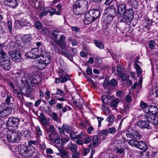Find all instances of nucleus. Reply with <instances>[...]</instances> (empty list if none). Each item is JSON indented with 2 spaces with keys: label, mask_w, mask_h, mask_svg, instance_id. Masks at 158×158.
<instances>
[{
  "label": "nucleus",
  "mask_w": 158,
  "mask_h": 158,
  "mask_svg": "<svg viewBox=\"0 0 158 158\" xmlns=\"http://www.w3.org/2000/svg\"><path fill=\"white\" fill-rule=\"evenodd\" d=\"M37 143L36 141L31 140L28 142V146H22L19 147V154L24 157L28 158L32 156L35 152V147L32 145H35Z\"/></svg>",
  "instance_id": "nucleus-1"
},
{
  "label": "nucleus",
  "mask_w": 158,
  "mask_h": 158,
  "mask_svg": "<svg viewBox=\"0 0 158 158\" xmlns=\"http://www.w3.org/2000/svg\"><path fill=\"white\" fill-rule=\"evenodd\" d=\"M88 3L85 0H79L76 1L73 6V12L78 15H82L88 9Z\"/></svg>",
  "instance_id": "nucleus-2"
},
{
  "label": "nucleus",
  "mask_w": 158,
  "mask_h": 158,
  "mask_svg": "<svg viewBox=\"0 0 158 158\" xmlns=\"http://www.w3.org/2000/svg\"><path fill=\"white\" fill-rule=\"evenodd\" d=\"M22 137L21 133L13 130L7 131L6 137L8 142L18 143L21 140Z\"/></svg>",
  "instance_id": "nucleus-3"
},
{
  "label": "nucleus",
  "mask_w": 158,
  "mask_h": 158,
  "mask_svg": "<svg viewBox=\"0 0 158 158\" xmlns=\"http://www.w3.org/2000/svg\"><path fill=\"white\" fill-rule=\"evenodd\" d=\"M36 66L40 69L44 68L51 62V58L49 54L45 52L42 55V58L36 61Z\"/></svg>",
  "instance_id": "nucleus-4"
},
{
  "label": "nucleus",
  "mask_w": 158,
  "mask_h": 158,
  "mask_svg": "<svg viewBox=\"0 0 158 158\" xmlns=\"http://www.w3.org/2000/svg\"><path fill=\"white\" fill-rule=\"evenodd\" d=\"M134 12L132 9H128L126 10L123 17L120 19V21L129 25L131 23L134 16Z\"/></svg>",
  "instance_id": "nucleus-5"
},
{
  "label": "nucleus",
  "mask_w": 158,
  "mask_h": 158,
  "mask_svg": "<svg viewBox=\"0 0 158 158\" xmlns=\"http://www.w3.org/2000/svg\"><path fill=\"white\" fill-rule=\"evenodd\" d=\"M42 53L38 48H36L31 49L27 52L25 55L29 58L35 59L40 57L42 55Z\"/></svg>",
  "instance_id": "nucleus-6"
},
{
  "label": "nucleus",
  "mask_w": 158,
  "mask_h": 158,
  "mask_svg": "<svg viewBox=\"0 0 158 158\" xmlns=\"http://www.w3.org/2000/svg\"><path fill=\"white\" fill-rule=\"evenodd\" d=\"M20 121L19 119L15 118L13 117H10L8 119L6 124L7 126L9 128L11 129V127H13V129H15L17 128L19 123Z\"/></svg>",
  "instance_id": "nucleus-7"
},
{
  "label": "nucleus",
  "mask_w": 158,
  "mask_h": 158,
  "mask_svg": "<svg viewBox=\"0 0 158 158\" xmlns=\"http://www.w3.org/2000/svg\"><path fill=\"white\" fill-rule=\"evenodd\" d=\"M10 58L6 55V53L4 52L3 49H0V63L2 67L10 63Z\"/></svg>",
  "instance_id": "nucleus-8"
},
{
  "label": "nucleus",
  "mask_w": 158,
  "mask_h": 158,
  "mask_svg": "<svg viewBox=\"0 0 158 158\" xmlns=\"http://www.w3.org/2000/svg\"><path fill=\"white\" fill-rule=\"evenodd\" d=\"M117 16L119 18L122 19L125 14L126 11V6L123 3L118 2Z\"/></svg>",
  "instance_id": "nucleus-9"
},
{
  "label": "nucleus",
  "mask_w": 158,
  "mask_h": 158,
  "mask_svg": "<svg viewBox=\"0 0 158 158\" xmlns=\"http://www.w3.org/2000/svg\"><path fill=\"white\" fill-rule=\"evenodd\" d=\"M12 60L16 62H19L21 60L20 52L18 51H12L10 54Z\"/></svg>",
  "instance_id": "nucleus-10"
},
{
  "label": "nucleus",
  "mask_w": 158,
  "mask_h": 158,
  "mask_svg": "<svg viewBox=\"0 0 158 158\" xmlns=\"http://www.w3.org/2000/svg\"><path fill=\"white\" fill-rule=\"evenodd\" d=\"M60 78L61 79V81L62 83L65 82L70 79L69 76L63 69H60L58 71Z\"/></svg>",
  "instance_id": "nucleus-11"
},
{
  "label": "nucleus",
  "mask_w": 158,
  "mask_h": 158,
  "mask_svg": "<svg viewBox=\"0 0 158 158\" xmlns=\"http://www.w3.org/2000/svg\"><path fill=\"white\" fill-rule=\"evenodd\" d=\"M148 122H150L154 125L158 123V117L155 115L149 114L145 116Z\"/></svg>",
  "instance_id": "nucleus-12"
},
{
  "label": "nucleus",
  "mask_w": 158,
  "mask_h": 158,
  "mask_svg": "<svg viewBox=\"0 0 158 158\" xmlns=\"http://www.w3.org/2000/svg\"><path fill=\"white\" fill-rule=\"evenodd\" d=\"M5 2L6 5L13 8H16L19 4L18 0H5Z\"/></svg>",
  "instance_id": "nucleus-13"
},
{
  "label": "nucleus",
  "mask_w": 158,
  "mask_h": 158,
  "mask_svg": "<svg viewBox=\"0 0 158 158\" xmlns=\"http://www.w3.org/2000/svg\"><path fill=\"white\" fill-rule=\"evenodd\" d=\"M59 152L57 155L60 156L61 158H69L70 155L69 152L66 150L61 149L58 147L57 148Z\"/></svg>",
  "instance_id": "nucleus-14"
},
{
  "label": "nucleus",
  "mask_w": 158,
  "mask_h": 158,
  "mask_svg": "<svg viewBox=\"0 0 158 158\" xmlns=\"http://www.w3.org/2000/svg\"><path fill=\"white\" fill-rule=\"evenodd\" d=\"M104 13L109 15L115 16L116 14V8L113 6H111L107 8L104 10Z\"/></svg>",
  "instance_id": "nucleus-15"
},
{
  "label": "nucleus",
  "mask_w": 158,
  "mask_h": 158,
  "mask_svg": "<svg viewBox=\"0 0 158 158\" xmlns=\"http://www.w3.org/2000/svg\"><path fill=\"white\" fill-rule=\"evenodd\" d=\"M11 109L8 107L3 108L2 107H0V116L4 117L7 116L11 112Z\"/></svg>",
  "instance_id": "nucleus-16"
},
{
  "label": "nucleus",
  "mask_w": 158,
  "mask_h": 158,
  "mask_svg": "<svg viewBox=\"0 0 158 158\" xmlns=\"http://www.w3.org/2000/svg\"><path fill=\"white\" fill-rule=\"evenodd\" d=\"M137 124L140 128L143 129L147 128V129L151 128L149 122H147L145 120H139L138 121Z\"/></svg>",
  "instance_id": "nucleus-17"
},
{
  "label": "nucleus",
  "mask_w": 158,
  "mask_h": 158,
  "mask_svg": "<svg viewBox=\"0 0 158 158\" xmlns=\"http://www.w3.org/2000/svg\"><path fill=\"white\" fill-rule=\"evenodd\" d=\"M94 20L89 11L85 15L84 22L85 24L88 25Z\"/></svg>",
  "instance_id": "nucleus-18"
},
{
  "label": "nucleus",
  "mask_w": 158,
  "mask_h": 158,
  "mask_svg": "<svg viewBox=\"0 0 158 158\" xmlns=\"http://www.w3.org/2000/svg\"><path fill=\"white\" fill-rule=\"evenodd\" d=\"M58 130L61 134H63L65 132L69 133L72 131V129L70 127L66 124L63 125L61 127H59Z\"/></svg>",
  "instance_id": "nucleus-19"
},
{
  "label": "nucleus",
  "mask_w": 158,
  "mask_h": 158,
  "mask_svg": "<svg viewBox=\"0 0 158 158\" xmlns=\"http://www.w3.org/2000/svg\"><path fill=\"white\" fill-rule=\"evenodd\" d=\"M136 148L145 151L147 150L148 147L145 142L142 141H138Z\"/></svg>",
  "instance_id": "nucleus-20"
},
{
  "label": "nucleus",
  "mask_w": 158,
  "mask_h": 158,
  "mask_svg": "<svg viewBox=\"0 0 158 158\" xmlns=\"http://www.w3.org/2000/svg\"><path fill=\"white\" fill-rule=\"evenodd\" d=\"M66 38L64 35H61L59 38V40L55 39V42L58 46L60 47L64 46V42L65 41Z\"/></svg>",
  "instance_id": "nucleus-21"
},
{
  "label": "nucleus",
  "mask_w": 158,
  "mask_h": 158,
  "mask_svg": "<svg viewBox=\"0 0 158 158\" xmlns=\"http://www.w3.org/2000/svg\"><path fill=\"white\" fill-rule=\"evenodd\" d=\"M15 24L19 25L21 27H28L31 25V24L29 23L28 21L26 20H17L15 21Z\"/></svg>",
  "instance_id": "nucleus-22"
},
{
  "label": "nucleus",
  "mask_w": 158,
  "mask_h": 158,
  "mask_svg": "<svg viewBox=\"0 0 158 158\" xmlns=\"http://www.w3.org/2000/svg\"><path fill=\"white\" fill-rule=\"evenodd\" d=\"M89 11L94 20L97 19L100 16V11L98 10L94 9Z\"/></svg>",
  "instance_id": "nucleus-23"
},
{
  "label": "nucleus",
  "mask_w": 158,
  "mask_h": 158,
  "mask_svg": "<svg viewBox=\"0 0 158 158\" xmlns=\"http://www.w3.org/2000/svg\"><path fill=\"white\" fill-rule=\"evenodd\" d=\"M98 139L97 135H94L93 138V142L89 145V148L91 147H97L98 144Z\"/></svg>",
  "instance_id": "nucleus-24"
},
{
  "label": "nucleus",
  "mask_w": 158,
  "mask_h": 158,
  "mask_svg": "<svg viewBox=\"0 0 158 158\" xmlns=\"http://www.w3.org/2000/svg\"><path fill=\"white\" fill-rule=\"evenodd\" d=\"M4 122L3 121L0 119V136L3 137L5 136V133L6 131V129L2 127V125L4 124Z\"/></svg>",
  "instance_id": "nucleus-25"
},
{
  "label": "nucleus",
  "mask_w": 158,
  "mask_h": 158,
  "mask_svg": "<svg viewBox=\"0 0 158 158\" xmlns=\"http://www.w3.org/2000/svg\"><path fill=\"white\" fill-rule=\"evenodd\" d=\"M67 149L70 150L73 152H75L77 151V146L76 144L70 143L68 145Z\"/></svg>",
  "instance_id": "nucleus-26"
},
{
  "label": "nucleus",
  "mask_w": 158,
  "mask_h": 158,
  "mask_svg": "<svg viewBox=\"0 0 158 158\" xmlns=\"http://www.w3.org/2000/svg\"><path fill=\"white\" fill-rule=\"evenodd\" d=\"M31 35L30 34L24 35L22 37L23 41L24 43L29 42L31 40Z\"/></svg>",
  "instance_id": "nucleus-27"
},
{
  "label": "nucleus",
  "mask_w": 158,
  "mask_h": 158,
  "mask_svg": "<svg viewBox=\"0 0 158 158\" xmlns=\"http://www.w3.org/2000/svg\"><path fill=\"white\" fill-rule=\"evenodd\" d=\"M30 75L29 74H25L24 75L23 77V81L29 84V83L30 84L32 82L31 79L30 77Z\"/></svg>",
  "instance_id": "nucleus-28"
},
{
  "label": "nucleus",
  "mask_w": 158,
  "mask_h": 158,
  "mask_svg": "<svg viewBox=\"0 0 158 158\" xmlns=\"http://www.w3.org/2000/svg\"><path fill=\"white\" fill-rule=\"evenodd\" d=\"M150 114L155 115L157 112V109L156 106L150 105Z\"/></svg>",
  "instance_id": "nucleus-29"
},
{
  "label": "nucleus",
  "mask_w": 158,
  "mask_h": 158,
  "mask_svg": "<svg viewBox=\"0 0 158 158\" xmlns=\"http://www.w3.org/2000/svg\"><path fill=\"white\" fill-rule=\"evenodd\" d=\"M128 144L131 146H134L136 148L138 141H137L135 139H130L127 140Z\"/></svg>",
  "instance_id": "nucleus-30"
},
{
  "label": "nucleus",
  "mask_w": 158,
  "mask_h": 158,
  "mask_svg": "<svg viewBox=\"0 0 158 158\" xmlns=\"http://www.w3.org/2000/svg\"><path fill=\"white\" fill-rule=\"evenodd\" d=\"M149 48L151 50H153L156 45V43L155 42L152 40H150L148 42V44Z\"/></svg>",
  "instance_id": "nucleus-31"
},
{
  "label": "nucleus",
  "mask_w": 158,
  "mask_h": 158,
  "mask_svg": "<svg viewBox=\"0 0 158 158\" xmlns=\"http://www.w3.org/2000/svg\"><path fill=\"white\" fill-rule=\"evenodd\" d=\"M135 69L137 71V77H139L142 73V69L140 68V66L138 64L135 65Z\"/></svg>",
  "instance_id": "nucleus-32"
},
{
  "label": "nucleus",
  "mask_w": 158,
  "mask_h": 158,
  "mask_svg": "<svg viewBox=\"0 0 158 158\" xmlns=\"http://www.w3.org/2000/svg\"><path fill=\"white\" fill-rule=\"evenodd\" d=\"M59 31L56 30H54L52 32V39L55 42V39L57 40L58 36L59 35Z\"/></svg>",
  "instance_id": "nucleus-33"
},
{
  "label": "nucleus",
  "mask_w": 158,
  "mask_h": 158,
  "mask_svg": "<svg viewBox=\"0 0 158 158\" xmlns=\"http://www.w3.org/2000/svg\"><path fill=\"white\" fill-rule=\"evenodd\" d=\"M94 43L96 46L99 48L102 49L104 48V45L102 42L98 40H94Z\"/></svg>",
  "instance_id": "nucleus-34"
},
{
  "label": "nucleus",
  "mask_w": 158,
  "mask_h": 158,
  "mask_svg": "<svg viewBox=\"0 0 158 158\" xmlns=\"http://www.w3.org/2000/svg\"><path fill=\"white\" fill-rule=\"evenodd\" d=\"M108 132V131L106 130H102L100 133L99 135L100 136H102V138L105 139L106 138V136L107 135Z\"/></svg>",
  "instance_id": "nucleus-35"
},
{
  "label": "nucleus",
  "mask_w": 158,
  "mask_h": 158,
  "mask_svg": "<svg viewBox=\"0 0 158 158\" xmlns=\"http://www.w3.org/2000/svg\"><path fill=\"white\" fill-rule=\"evenodd\" d=\"M118 82L116 79L113 78L109 81V85L112 87H115L117 85Z\"/></svg>",
  "instance_id": "nucleus-36"
},
{
  "label": "nucleus",
  "mask_w": 158,
  "mask_h": 158,
  "mask_svg": "<svg viewBox=\"0 0 158 158\" xmlns=\"http://www.w3.org/2000/svg\"><path fill=\"white\" fill-rule=\"evenodd\" d=\"M22 134L23 136H24L25 137L27 138L30 137L31 132L29 130H27L24 131H22Z\"/></svg>",
  "instance_id": "nucleus-37"
},
{
  "label": "nucleus",
  "mask_w": 158,
  "mask_h": 158,
  "mask_svg": "<svg viewBox=\"0 0 158 158\" xmlns=\"http://www.w3.org/2000/svg\"><path fill=\"white\" fill-rule=\"evenodd\" d=\"M119 100L118 99H116L113 100L111 103V106L114 107H116L119 102Z\"/></svg>",
  "instance_id": "nucleus-38"
},
{
  "label": "nucleus",
  "mask_w": 158,
  "mask_h": 158,
  "mask_svg": "<svg viewBox=\"0 0 158 158\" xmlns=\"http://www.w3.org/2000/svg\"><path fill=\"white\" fill-rule=\"evenodd\" d=\"M133 131V130L132 129H131L128 131H127L126 133V136L128 138L132 139Z\"/></svg>",
  "instance_id": "nucleus-39"
},
{
  "label": "nucleus",
  "mask_w": 158,
  "mask_h": 158,
  "mask_svg": "<svg viewBox=\"0 0 158 158\" xmlns=\"http://www.w3.org/2000/svg\"><path fill=\"white\" fill-rule=\"evenodd\" d=\"M102 101L105 104H107L109 102V99L107 96L105 95L102 96Z\"/></svg>",
  "instance_id": "nucleus-40"
},
{
  "label": "nucleus",
  "mask_w": 158,
  "mask_h": 158,
  "mask_svg": "<svg viewBox=\"0 0 158 158\" xmlns=\"http://www.w3.org/2000/svg\"><path fill=\"white\" fill-rule=\"evenodd\" d=\"M114 116L109 115L106 119V121L107 122L112 123L114 122Z\"/></svg>",
  "instance_id": "nucleus-41"
},
{
  "label": "nucleus",
  "mask_w": 158,
  "mask_h": 158,
  "mask_svg": "<svg viewBox=\"0 0 158 158\" xmlns=\"http://www.w3.org/2000/svg\"><path fill=\"white\" fill-rule=\"evenodd\" d=\"M6 95V99L5 102L7 104H9L10 102V98L11 97V95L9 93H7Z\"/></svg>",
  "instance_id": "nucleus-42"
},
{
  "label": "nucleus",
  "mask_w": 158,
  "mask_h": 158,
  "mask_svg": "<svg viewBox=\"0 0 158 158\" xmlns=\"http://www.w3.org/2000/svg\"><path fill=\"white\" fill-rule=\"evenodd\" d=\"M6 26L8 28L10 34L12 29V23L11 21H8L6 23Z\"/></svg>",
  "instance_id": "nucleus-43"
},
{
  "label": "nucleus",
  "mask_w": 158,
  "mask_h": 158,
  "mask_svg": "<svg viewBox=\"0 0 158 158\" xmlns=\"http://www.w3.org/2000/svg\"><path fill=\"white\" fill-rule=\"evenodd\" d=\"M108 133L114 134L116 132V129L114 127H111L108 129Z\"/></svg>",
  "instance_id": "nucleus-44"
},
{
  "label": "nucleus",
  "mask_w": 158,
  "mask_h": 158,
  "mask_svg": "<svg viewBox=\"0 0 158 158\" xmlns=\"http://www.w3.org/2000/svg\"><path fill=\"white\" fill-rule=\"evenodd\" d=\"M49 115H50L52 119L55 120L57 121L58 120L57 114L55 113H52L49 114Z\"/></svg>",
  "instance_id": "nucleus-45"
},
{
  "label": "nucleus",
  "mask_w": 158,
  "mask_h": 158,
  "mask_svg": "<svg viewBox=\"0 0 158 158\" xmlns=\"http://www.w3.org/2000/svg\"><path fill=\"white\" fill-rule=\"evenodd\" d=\"M35 27L38 29H40L42 27L41 23L39 22H36L35 23Z\"/></svg>",
  "instance_id": "nucleus-46"
},
{
  "label": "nucleus",
  "mask_w": 158,
  "mask_h": 158,
  "mask_svg": "<svg viewBox=\"0 0 158 158\" xmlns=\"http://www.w3.org/2000/svg\"><path fill=\"white\" fill-rule=\"evenodd\" d=\"M114 151L117 154H120L123 152L124 150L122 148H116Z\"/></svg>",
  "instance_id": "nucleus-47"
},
{
  "label": "nucleus",
  "mask_w": 158,
  "mask_h": 158,
  "mask_svg": "<svg viewBox=\"0 0 158 158\" xmlns=\"http://www.w3.org/2000/svg\"><path fill=\"white\" fill-rule=\"evenodd\" d=\"M135 137L134 138V139L137 140L139 139L142 136L141 134L136 131H135Z\"/></svg>",
  "instance_id": "nucleus-48"
},
{
  "label": "nucleus",
  "mask_w": 158,
  "mask_h": 158,
  "mask_svg": "<svg viewBox=\"0 0 158 158\" xmlns=\"http://www.w3.org/2000/svg\"><path fill=\"white\" fill-rule=\"evenodd\" d=\"M2 67L3 68V69L5 70H9L11 68L10 63L7 64H6L5 65H4Z\"/></svg>",
  "instance_id": "nucleus-49"
},
{
  "label": "nucleus",
  "mask_w": 158,
  "mask_h": 158,
  "mask_svg": "<svg viewBox=\"0 0 158 158\" xmlns=\"http://www.w3.org/2000/svg\"><path fill=\"white\" fill-rule=\"evenodd\" d=\"M114 17V16L109 15L108 14V15L106 16V21L108 22V23L110 22L113 20Z\"/></svg>",
  "instance_id": "nucleus-50"
},
{
  "label": "nucleus",
  "mask_w": 158,
  "mask_h": 158,
  "mask_svg": "<svg viewBox=\"0 0 158 158\" xmlns=\"http://www.w3.org/2000/svg\"><path fill=\"white\" fill-rule=\"evenodd\" d=\"M69 133L70 137L73 140L76 139V135L75 132L71 131Z\"/></svg>",
  "instance_id": "nucleus-51"
},
{
  "label": "nucleus",
  "mask_w": 158,
  "mask_h": 158,
  "mask_svg": "<svg viewBox=\"0 0 158 158\" xmlns=\"http://www.w3.org/2000/svg\"><path fill=\"white\" fill-rule=\"evenodd\" d=\"M108 81L109 79L108 78H105L102 84L104 88H106L107 85H109V81Z\"/></svg>",
  "instance_id": "nucleus-52"
},
{
  "label": "nucleus",
  "mask_w": 158,
  "mask_h": 158,
  "mask_svg": "<svg viewBox=\"0 0 158 158\" xmlns=\"http://www.w3.org/2000/svg\"><path fill=\"white\" fill-rule=\"evenodd\" d=\"M150 105L147 106L146 107L144 108L143 110V111L145 113L149 114H150Z\"/></svg>",
  "instance_id": "nucleus-53"
},
{
  "label": "nucleus",
  "mask_w": 158,
  "mask_h": 158,
  "mask_svg": "<svg viewBox=\"0 0 158 158\" xmlns=\"http://www.w3.org/2000/svg\"><path fill=\"white\" fill-rule=\"evenodd\" d=\"M79 154L76 152H73L72 154V158H78L79 157Z\"/></svg>",
  "instance_id": "nucleus-54"
},
{
  "label": "nucleus",
  "mask_w": 158,
  "mask_h": 158,
  "mask_svg": "<svg viewBox=\"0 0 158 158\" xmlns=\"http://www.w3.org/2000/svg\"><path fill=\"white\" fill-rule=\"evenodd\" d=\"M116 95L118 97L122 98L123 96V93L121 90H118L117 92Z\"/></svg>",
  "instance_id": "nucleus-55"
},
{
  "label": "nucleus",
  "mask_w": 158,
  "mask_h": 158,
  "mask_svg": "<svg viewBox=\"0 0 158 158\" xmlns=\"http://www.w3.org/2000/svg\"><path fill=\"white\" fill-rule=\"evenodd\" d=\"M125 99L127 102L129 103H130L131 101V98L129 94L127 95L125 97Z\"/></svg>",
  "instance_id": "nucleus-56"
},
{
  "label": "nucleus",
  "mask_w": 158,
  "mask_h": 158,
  "mask_svg": "<svg viewBox=\"0 0 158 158\" xmlns=\"http://www.w3.org/2000/svg\"><path fill=\"white\" fill-rule=\"evenodd\" d=\"M36 129L38 135L39 136L42 135V132L39 126H36Z\"/></svg>",
  "instance_id": "nucleus-57"
},
{
  "label": "nucleus",
  "mask_w": 158,
  "mask_h": 158,
  "mask_svg": "<svg viewBox=\"0 0 158 158\" xmlns=\"http://www.w3.org/2000/svg\"><path fill=\"white\" fill-rule=\"evenodd\" d=\"M91 139L89 137H85L84 139V143H88L91 142Z\"/></svg>",
  "instance_id": "nucleus-58"
},
{
  "label": "nucleus",
  "mask_w": 158,
  "mask_h": 158,
  "mask_svg": "<svg viewBox=\"0 0 158 158\" xmlns=\"http://www.w3.org/2000/svg\"><path fill=\"white\" fill-rule=\"evenodd\" d=\"M84 136V134L81 132L80 134L76 135V139H83Z\"/></svg>",
  "instance_id": "nucleus-59"
},
{
  "label": "nucleus",
  "mask_w": 158,
  "mask_h": 158,
  "mask_svg": "<svg viewBox=\"0 0 158 158\" xmlns=\"http://www.w3.org/2000/svg\"><path fill=\"white\" fill-rule=\"evenodd\" d=\"M48 12L47 11H44L40 13L39 15V17L42 18L43 16H46L48 14Z\"/></svg>",
  "instance_id": "nucleus-60"
},
{
  "label": "nucleus",
  "mask_w": 158,
  "mask_h": 158,
  "mask_svg": "<svg viewBox=\"0 0 158 158\" xmlns=\"http://www.w3.org/2000/svg\"><path fill=\"white\" fill-rule=\"evenodd\" d=\"M41 121L42 124L44 125V127H46V125L47 124V121L46 118H45L41 120Z\"/></svg>",
  "instance_id": "nucleus-61"
},
{
  "label": "nucleus",
  "mask_w": 158,
  "mask_h": 158,
  "mask_svg": "<svg viewBox=\"0 0 158 158\" xmlns=\"http://www.w3.org/2000/svg\"><path fill=\"white\" fill-rule=\"evenodd\" d=\"M48 102L50 106H52L55 104L56 103V102L54 99H51Z\"/></svg>",
  "instance_id": "nucleus-62"
},
{
  "label": "nucleus",
  "mask_w": 158,
  "mask_h": 158,
  "mask_svg": "<svg viewBox=\"0 0 158 158\" xmlns=\"http://www.w3.org/2000/svg\"><path fill=\"white\" fill-rule=\"evenodd\" d=\"M129 106L128 105H125L124 106V110L126 113H128L129 111Z\"/></svg>",
  "instance_id": "nucleus-63"
},
{
  "label": "nucleus",
  "mask_w": 158,
  "mask_h": 158,
  "mask_svg": "<svg viewBox=\"0 0 158 158\" xmlns=\"http://www.w3.org/2000/svg\"><path fill=\"white\" fill-rule=\"evenodd\" d=\"M120 77L123 81H125L126 80L127 77L124 73H121L120 75Z\"/></svg>",
  "instance_id": "nucleus-64"
}]
</instances>
